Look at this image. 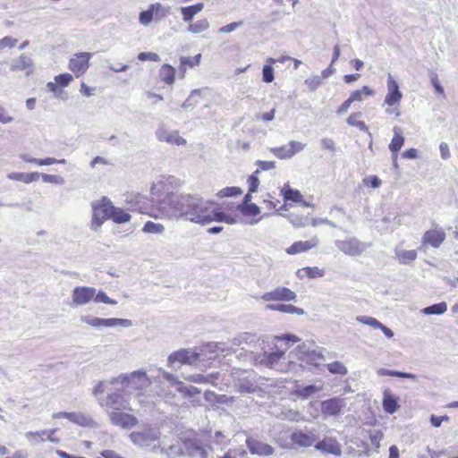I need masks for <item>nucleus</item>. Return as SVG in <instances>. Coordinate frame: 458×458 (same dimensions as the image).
Segmentation results:
<instances>
[{
  "label": "nucleus",
  "mask_w": 458,
  "mask_h": 458,
  "mask_svg": "<svg viewBox=\"0 0 458 458\" xmlns=\"http://www.w3.org/2000/svg\"><path fill=\"white\" fill-rule=\"evenodd\" d=\"M288 148L292 153V156L294 157L296 154L301 152L305 148L306 144L297 140H290L288 143Z\"/></svg>",
  "instance_id": "59"
},
{
  "label": "nucleus",
  "mask_w": 458,
  "mask_h": 458,
  "mask_svg": "<svg viewBox=\"0 0 458 458\" xmlns=\"http://www.w3.org/2000/svg\"><path fill=\"white\" fill-rule=\"evenodd\" d=\"M94 287L78 285L71 292L70 306L72 308L82 307L93 302Z\"/></svg>",
  "instance_id": "13"
},
{
  "label": "nucleus",
  "mask_w": 458,
  "mask_h": 458,
  "mask_svg": "<svg viewBox=\"0 0 458 458\" xmlns=\"http://www.w3.org/2000/svg\"><path fill=\"white\" fill-rule=\"evenodd\" d=\"M445 240V233L442 228H434L426 231L421 238L423 246H431L435 249L439 248Z\"/></svg>",
  "instance_id": "22"
},
{
  "label": "nucleus",
  "mask_w": 458,
  "mask_h": 458,
  "mask_svg": "<svg viewBox=\"0 0 458 458\" xmlns=\"http://www.w3.org/2000/svg\"><path fill=\"white\" fill-rule=\"evenodd\" d=\"M295 357L301 362L306 365L311 366H319L324 360L325 358L321 352H317L315 350H310L306 344L299 345L295 352Z\"/></svg>",
  "instance_id": "16"
},
{
  "label": "nucleus",
  "mask_w": 458,
  "mask_h": 458,
  "mask_svg": "<svg viewBox=\"0 0 458 458\" xmlns=\"http://www.w3.org/2000/svg\"><path fill=\"white\" fill-rule=\"evenodd\" d=\"M110 218L116 224H123L131 220V215L111 203Z\"/></svg>",
  "instance_id": "38"
},
{
  "label": "nucleus",
  "mask_w": 458,
  "mask_h": 458,
  "mask_svg": "<svg viewBox=\"0 0 458 458\" xmlns=\"http://www.w3.org/2000/svg\"><path fill=\"white\" fill-rule=\"evenodd\" d=\"M35 64L30 56L21 54L20 56L13 60L10 70L12 72H23L26 76H30L34 72Z\"/></svg>",
  "instance_id": "23"
},
{
  "label": "nucleus",
  "mask_w": 458,
  "mask_h": 458,
  "mask_svg": "<svg viewBox=\"0 0 458 458\" xmlns=\"http://www.w3.org/2000/svg\"><path fill=\"white\" fill-rule=\"evenodd\" d=\"M89 52H79L74 54L69 60L68 68L79 78L88 71L89 61L92 57Z\"/></svg>",
  "instance_id": "14"
},
{
  "label": "nucleus",
  "mask_w": 458,
  "mask_h": 458,
  "mask_svg": "<svg viewBox=\"0 0 458 458\" xmlns=\"http://www.w3.org/2000/svg\"><path fill=\"white\" fill-rule=\"evenodd\" d=\"M394 254L399 263L404 265L412 263L418 256L417 250H407L398 247L394 249Z\"/></svg>",
  "instance_id": "32"
},
{
  "label": "nucleus",
  "mask_w": 458,
  "mask_h": 458,
  "mask_svg": "<svg viewBox=\"0 0 458 458\" xmlns=\"http://www.w3.org/2000/svg\"><path fill=\"white\" fill-rule=\"evenodd\" d=\"M276 63V59L269 57L266 60V64L262 69V80L264 82L270 83L274 81V69L272 64Z\"/></svg>",
  "instance_id": "44"
},
{
  "label": "nucleus",
  "mask_w": 458,
  "mask_h": 458,
  "mask_svg": "<svg viewBox=\"0 0 458 458\" xmlns=\"http://www.w3.org/2000/svg\"><path fill=\"white\" fill-rule=\"evenodd\" d=\"M225 205H229V208L233 207L232 212L237 216L238 222L240 221L238 212L246 217L245 223L251 225L258 224L263 217H257L260 214V208L254 203H242L234 205L233 202H225Z\"/></svg>",
  "instance_id": "9"
},
{
  "label": "nucleus",
  "mask_w": 458,
  "mask_h": 458,
  "mask_svg": "<svg viewBox=\"0 0 458 458\" xmlns=\"http://www.w3.org/2000/svg\"><path fill=\"white\" fill-rule=\"evenodd\" d=\"M272 413L281 420H287L290 421H300L302 420V416L298 411L285 407L282 408L280 412L273 411Z\"/></svg>",
  "instance_id": "36"
},
{
  "label": "nucleus",
  "mask_w": 458,
  "mask_h": 458,
  "mask_svg": "<svg viewBox=\"0 0 458 458\" xmlns=\"http://www.w3.org/2000/svg\"><path fill=\"white\" fill-rule=\"evenodd\" d=\"M93 302L105 303V304H109V305H116L117 304V301L115 300L108 297L104 291L97 290L95 287H94Z\"/></svg>",
  "instance_id": "49"
},
{
  "label": "nucleus",
  "mask_w": 458,
  "mask_h": 458,
  "mask_svg": "<svg viewBox=\"0 0 458 458\" xmlns=\"http://www.w3.org/2000/svg\"><path fill=\"white\" fill-rule=\"evenodd\" d=\"M325 272L323 269L318 268V267H307L297 271V276L300 278L309 277V278H317L324 276Z\"/></svg>",
  "instance_id": "42"
},
{
  "label": "nucleus",
  "mask_w": 458,
  "mask_h": 458,
  "mask_svg": "<svg viewBox=\"0 0 458 458\" xmlns=\"http://www.w3.org/2000/svg\"><path fill=\"white\" fill-rule=\"evenodd\" d=\"M296 297V293L293 292L291 289L280 286L275 288L270 292L265 293L264 294L261 295L260 298L265 301H294Z\"/></svg>",
  "instance_id": "20"
},
{
  "label": "nucleus",
  "mask_w": 458,
  "mask_h": 458,
  "mask_svg": "<svg viewBox=\"0 0 458 458\" xmlns=\"http://www.w3.org/2000/svg\"><path fill=\"white\" fill-rule=\"evenodd\" d=\"M356 321L363 325L369 326L375 329H380L386 338L391 339L394 336V332L385 325H383L377 318L369 316H357Z\"/></svg>",
  "instance_id": "27"
},
{
  "label": "nucleus",
  "mask_w": 458,
  "mask_h": 458,
  "mask_svg": "<svg viewBox=\"0 0 458 458\" xmlns=\"http://www.w3.org/2000/svg\"><path fill=\"white\" fill-rule=\"evenodd\" d=\"M40 176L44 182L53 183V184H57V185H62L64 183V179L60 175L47 174H40Z\"/></svg>",
  "instance_id": "58"
},
{
  "label": "nucleus",
  "mask_w": 458,
  "mask_h": 458,
  "mask_svg": "<svg viewBox=\"0 0 458 458\" xmlns=\"http://www.w3.org/2000/svg\"><path fill=\"white\" fill-rule=\"evenodd\" d=\"M40 176V174L38 172L32 173H18L13 172L10 173L7 177L13 181L22 182L24 183H30L36 182Z\"/></svg>",
  "instance_id": "34"
},
{
  "label": "nucleus",
  "mask_w": 458,
  "mask_h": 458,
  "mask_svg": "<svg viewBox=\"0 0 458 458\" xmlns=\"http://www.w3.org/2000/svg\"><path fill=\"white\" fill-rule=\"evenodd\" d=\"M319 240L318 236H313L308 241H298L289 246L285 251L289 255H296L303 252H307L310 250L318 246Z\"/></svg>",
  "instance_id": "24"
},
{
  "label": "nucleus",
  "mask_w": 458,
  "mask_h": 458,
  "mask_svg": "<svg viewBox=\"0 0 458 458\" xmlns=\"http://www.w3.org/2000/svg\"><path fill=\"white\" fill-rule=\"evenodd\" d=\"M108 417L110 422L122 428H131L138 424V419L123 411H109Z\"/></svg>",
  "instance_id": "18"
},
{
  "label": "nucleus",
  "mask_w": 458,
  "mask_h": 458,
  "mask_svg": "<svg viewBox=\"0 0 458 458\" xmlns=\"http://www.w3.org/2000/svg\"><path fill=\"white\" fill-rule=\"evenodd\" d=\"M394 136L391 140L388 148L392 154H396L400 151L404 144L405 139L403 135V131L399 126H394L393 128Z\"/></svg>",
  "instance_id": "30"
},
{
  "label": "nucleus",
  "mask_w": 458,
  "mask_h": 458,
  "mask_svg": "<svg viewBox=\"0 0 458 458\" xmlns=\"http://www.w3.org/2000/svg\"><path fill=\"white\" fill-rule=\"evenodd\" d=\"M287 218L295 227H305L310 225V218L308 216H299L292 213L287 216Z\"/></svg>",
  "instance_id": "50"
},
{
  "label": "nucleus",
  "mask_w": 458,
  "mask_h": 458,
  "mask_svg": "<svg viewBox=\"0 0 458 458\" xmlns=\"http://www.w3.org/2000/svg\"><path fill=\"white\" fill-rule=\"evenodd\" d=\"M335 244L341 252L352 257L360 256L368 248L366 243L359 241L355 237L336 240Z\"/></svg>",
  "instance_id": "11"
},
{
  "label": "nucleus",
  "mask_w": 458,
  "mask_h": 458,
  "mask_svg": "<svg viewBox=\"0 0 458 458\" xmlns=\"http://www.w3.org/2000/svg\"><path fill=\"white\" fill-rule=\"evenodd\" d=\"M262 204L264 208L269 211H272L276 208L279 204V200L274 199L270 194H267V196L263 199Z\"/></svg>",
  "instance_id": "62"
},
{
  "label": "nucleus",
  "mask_w": 458,
  "mask_h": 458,
  "mask_svg": "<svg viewBox=\"0 0 458 458\" xmlns=\"http://www.w3.org/2000/svg\"><path fill=\"white\" fill-rule=\"evenodd\" d=\"M281 193L285 201L291 200L296 203L302 202V195L298 190L292 189L288 183L281 189Z\"/></svg>",
  "instance_id": "39"
},
{
  "label": "nucleus",
  "mask_w": 458,
  "mask_h": 458,
  "mask_svg": "<svg viewBox=\"0 0 458 458\" xmlns=\"http://www.w3.org/2000/svg\"><path fill=\"white\" fill-rule=\"evenodd\" d=\"M142 231L147 233L162 234L165 231V226L159 223L148 221L144 225Z\"/></svg>",
  "instance_id": "52"
},
{
  "label": "nucleus",
  "mask_w": 458,
  "mask_h": 458,
  "mask_svg": "<svg viewBox=\"0 0 458 458\" xmlns=\"http://www.w3.org/2000/svg\"><path fill=\"white\" fill-rule=\"evenodd\" d=\"M378 376H393V377H404V378H410L412 380L416 379V375L411 373H406V372H401L396 370H390L387 369H378L377 371Z\"/></svg>",
  "instance_id": "48"
},
{
  "label": "nucleus",
  "mask_w": 458,
  "mask_h": 458,
  "mask_svg": "<svg viewBox=\"0 0 458 458\" xmlns=\"http://www.w3.org/2000/svg\"><path fill=\"white\" fill-rule=\"evenodd\" d=\"M363 184L370 186L373 189L379 188L382 181L377 175L367 176L362 180Z\"/></svg>",
  "instance_id": "64"
},
{
  "label": "nucleus",
  "mask_w": 458,
  "mask_h": 458,
  "mask_svg": "<svg viewBox=\"0 0 458 458\" xmlns=\"http://www.w3.org/2000/svg\"><path fill=\"white\" fill-rule=\"evenodd\" d=\"M327 368L332 374L345 375L348 372L347 368L341 361L328 363Z\"/></svg>",
  "instance_id": "54"
},
{
  "label": "nucleus",
  "mask_w": 458,
  "mask_h": 458,
  "mask_svg": "<svg viewBox=\"0 0 458 458\" xmlns=\"http://www.w3.org/2000/svg\"><path fill=\"white\" fill-rule=\"evenodd\" d=\"M80 319L82 323H85L95 328L115 327H129L132 325V322L130 319L115 318H102L93 315H82L81 316Z\"/></svg>",
  "instance_id": "8"
},
{
  "label": "nucleus",
  "mask_w": 458,
  "mask_h": 458,
  "mask_svg": "<svg viewBox=\"0 0 458 458\" xmlns=\"http://www.w3.org/2000/svg\"><path fill=\"white\" fill-rule=\"evenodd\" d=\"M232 211L233 207L229 208L225 202L218 204L199 194L180 193L163 202L157 216L160 219H184L202 225L213 222L234 225L238 217Z\"/></svg>",
  "instance_id": "1"
},
{
  "label": "nucleus",
  "mask_w": 458,
  "mask_h": 458,
  "mask_svg": "<svg viewBox=\"0 0 458 458\" xmlns=\"http://www.w3.org/2000/svg\"><path fill=\"white\" fill-rule=\"evenodd\" d=\"M204 8L203 3H197L193 5L181 7L180 12L182 19L184 22L191 23L195 15L201 12Z\"/></svg>",
  "instance_id": "31"
},
{
  "label": "nucleus",
  "mask_w": 458,
  "mask_h": 458,
  "mask_svg": "<svg viewBox=\"0 0 458 458\" xmlns=\"http://www.w3.org/2000/svg\"><path fill=\"white\" fill-rule=\"evenodd\" d=\"M322 389V386L310 385L303 387H297L293 394L298 398L307 399L320 392Z\"/></svg>",
  "instance_id": "35"
},
{
  "label": "nucleus",
  "mask_w": 458,
  "mask_h": 458,
  "mask_svg": "<svg viewBox=\"0 0 458 458\" xmlns=\"http://www.w3.org/2000/svg\"><path fill=\"white\" fill-rule=\"evenodd\" d=\"M447 310V304L445 301L426 307L421 310L424 315H442Z\"/></svg>",
  "instance_id": "46"
},
{
  "label": "nucleus",
  "mask_w": 458,
  "mask_h": 458,
  "mask_svg": "<svg viewBox=\"0 0 458 458\" xmlns=\"http://www.w3.org/2000/svg\"><path fill=\"white\" fill-rule=\"evenodd\" d=\"M131 396L128 392L120 388H117L114 392L110 393L105 398H99V405L106 409L107 412L109 411H132L130 405Z\"/></svg>",
  "instance_id": "5"
},
{
  "label": "nucleus",
  "mask_w": 458,
  "mask_h": 458,
  "mask_svg": "<svg viewBox=\"0 0 458 458\" xmlns=\"http://www.w3.org/2000/svg\"><path fill=\"white\" fill-rule=\"evenodd\" d=\"M246 444L250 452L253 454L267 456L274 452L271 445L253 438L247 439Z\"/></svg>",
  "instance_id": "28"
},
{
  "label": "nucleus",
  "mask_w": 458,
  "mask_h": 458,
  "mask_svg": "<svg viewBox=\"0 0 458 458\" xmlns=\"http://www.w3.org/2000/svg\"><path fill=\"white\" fill-rule=\"evenodd\" d=\"M54 81L61 87H67L72 81V76L70 73H61L56 75Z\"/></svg>",
  "instance_id": "61"
},
{
  "label": "nucleus",
  "mask_w": 458,
  "mask_h": 458,
  "mask_svg": "<svg viewBox=\"0 0 458 458\" xmlns=\"http://www.w3.org/2000/svg\"><path fill=\"white\" fill-rule=\"evenodd\" d=\"M321 412L324 417L339 415L345 407L344 399L334 397L321 403Z\"/></svg>",
  "instance_id": "21"
},
{
  "label": "nucleus",
  "mask_w": 458,
  "mask_h": 458,
  "mask_svg": "<svg viewBox=\"0 0 458 458\" xmlns=\"http://www.w3.org/2000/svg\"><path fill=\"white\" fill-rule=\"evenodd\" d=\"M398 407L399 405L397 403L396 398L391 394L389 390H386L383 396L384 411L387 413L393 414L398 409Z\"/></svg>",
  "instance_id": "37"
},
{
  "label": "nucleus",
  "mask_w": 458,
  "mask_h": 458,
  "mask_svg": "<svg viewBox=\"0 0 458 458\" xmlns=\"http://www.w3.org/2000/svg\"><path fill=\"white\" fill-rule=\"evenodd\" d=\"M266 310H276L287 314L303 315L305 313L301 308L293 306L292 304H267L266 306Z\"/></svg>",
  "instance_id": "33"
},
{
  "label": "nucleus",
  "mask_w": 458,
  "mask_h": 458,
  "mask_svg": "<svg viewBox=\"0 0 458 458\" xmlns=\"http://www.w3.org/2000/svg\"><path fill=\"white\" fill-rule=\"evenodd\" d=\"M318 437L314 430H296L290 435V443L279 441L283 448L310 447L313 445Z\"/></svg>",
  "instance_id": "7"
},
{
  "label": "nucleus",
  "mask_w": 458,
  "mask_h": 458,
  "mask_svg": "<svg viewBox=\"0 0 458 458\" xmlns=\"http://www.w3.org/2000/svg\"><path fill=\"white\" fill-rule=\"evenodd\" d=\"M386 89L387 93L383 104L387 106H400L403 99V93L400 91L399 85L391 73L387 75Z\"/></svg>",
  "instance_id": "17"
},
{
  "label": "nucleus",
  "mask_w": 458,
  "mask_h": 458,
  "mask_svg": "<svg viewBox=\"0 0 458 458\" xmlns=\"http://www.w3.org/2000/svg\"><path fill=\"white\" fill-rule=\"evenodd\" d=\"M131 441L139 446H149L159 440L160 432L157 428L148 427L140 431H133L130 434Z\"/></svg>",
  "instance_id": "12"
},
{
  "label": "nucleus",
  "mask_w": 458,
  "mask_h": 458,
  "mask_svg": "<svg viewBox=\"0 0 458 458\" xmlns=\"http://www.w3.org/2000/svg\"><path fill=\"white\" fill-rule=\"evenodd\" d=\"M18 43V39L11 36H5L0 39V51L6 48H13Z\"/></svg>",
  "instance_id": "60"
},
{
  "label": "nucleus",
  "mask_w": 458,
  "mask_h": 458,
  "mask_svg": "<svg viewBox=\"0 0 458 458\" xmlns=\"http://www.w3.org/2000/svg\"><path fill=\"white\" fill-rule=\"evenodd\" d=\"M322 80L321 76L313 75L307 78L304 83L310 91H314L322 84Z\"/></svg>",
  "instance_id": "56"
},
{
  "label": "nucleus",
  "mask_w": 458,
  "mask_h": 458,
  "mask_svg": "<svg viewBox=\"0 0 458 458\" xmlns=\"http://www.w3.org/2000/svg\"><path fill=\"white\" fill-rule=\"evenodd\" d=\"M210 27V23L208 19L201 18L194 22L189 23L187 31L192 34H199L208 30Z\"/></svg>",
  "instance_id": "40"
},
{
  "label": "nucleus",
  "mask_w": 458,
  "mask_h": 458,
  "mask_svg": "<svg viewBox=\"0 0 458 458\" xmlns=\"http://www.w3.org/2000/svg\"><path fill=\"white\" fill-rule=\"evenodd\" d=\"M108 383L114 386L119 385L130 394L131 390L142 391L147 388L150 385V380L145 371L136 370L112 377Z\"/></svg>",
  "instance_id": "4"
},
{
  "label": "nucleus",
  "mask_w": 458,
  "mask_h": 458,
  "mask_svg": "<svg viewBox=\"0 0 458 458\" xmlns=\"http://www.w3.org/2000/svg\"><path fill=\"white\" fill-rule=\"evenodd\" d=\"M157 138L160 141H165L169 144H174L177 146H183L186 144V140L181 137L178 131H169L165 129H158L156 132Z\"/></svg>",
  "instance_id": "25"
},
{
  "label": "nucleus",
  "mask_w": 458,
  "mask_h": 458,
  "mask_svg": "<svg viewBox=\"0 0 458 458\" xmlns=\"http://www.w3.org/2000/svg\"><path fill=\"white\" fill-rule=\"evenodd\" d=\"M199 354L191 349H181L171 353L167 358V365L174 368L176 365H192L199 360Z\"/></svg>",
  "instance_id": "15"
},
{
  "label": "nucleus",
  "mask_w": 458,
  "mask_h": 458,
  "mask_svg": "<svg viewBox=\"0 0 458 458\" xmlns=\"http://www.w3.org/2000/svg\"><path fill=\"white\" fill-rule=\"evenodd\" d=\"M92 209L91 229L98 230L107 218H110L111 200L103 198L92 205Z\"/></svg>",
  "instance_id": "10"
},
{
  "label": "nucleus",
  "mask_w": 458,
  "mask_h": 458,
  "mask_svg": "<svg viewBox=\"0 0 458 458\" xmlns=\"http://www.w3.org/2000/svg\"><path fill=\"white\" fill-rule=\"evenodd\" d=\"M182 184L180 179L172 175H162L157 178L150 188L154 207L148 214L155 218H160L157 215L161 213L162 203L170 199L172 196H178L180 193H174L173 191L179 189ZM134 210L140 213H147V210L140 205V201L135 205Z\"/></svg>",
  "instance_id": "3"
},
{
  "label": "nucleus",
  "mask_w": 458,
  "mask_h": 458,
  "mask_svg": "<svg viewBox=\"0 0 458 458\" xmlns=\"http://www.w3.org/2000/svg\"><path fill=\"white\" fill-rule=\"evenodd\" d=\"M375 95V91L371 89L368 86H363L361 89L354 90L350 95V99L352 102H361L366 98L373 97Z\"/></svg>",
  "instance_id": "41"
},
{
  "label": "nucleus",
  "mask_w": 458,
  "mask_h": 458,
  "mask_svg": "<svg viewBox=\"0 0 458 458\" xmlns=\"http://www.w3.org/2000/svg\"><path fill=\"white\" fill-rule=\"evenodd\" d=\"M47 434V430H40V431H28L25 434V437L28 441L32 444H37L45 441V437Z\"/></svg>",
  "instance_id": "53"
},
{
  "label": "nucleus",
  "mask_w": 458,
  "mask_h": 458,
  "mask_svg": "<svg viewBox=\"0 0 458 458\" xmlns=\"http://www.w3.org/2000/svg\"><path fill=\"white\" fill-rule=\"evenodd\" d=\"M175 389L184 397H194L200 394V390L193 386H186L182 382L177 383Z\"/></svg>",
  "instance_id": "47"
},
{
  "label": "nucleus",
  "mask_w": 458,
  "mask_h": 458,
  "mask_svg": "<svg viewBox=\"0 0 458 458\" xmlns=\"http://www.w3.org/2000/svg\"><path fill=\"white\" fill-rule=\"evenodd\" d=\"M315 448L323 453L340 455L342 453L341 445L335 437H325L315 445Z\"/></svg>",
  "instance_id": "26"
},
{
  "label": "nucleus",
  "mask_w": 458,
  "mask_h": 458,
  "mask_svg": "<svg viewBox=\"0 0 458 458\" xmlns=\"http://www.w3.org/2000/svg\"><path fill=\"white\" fill-rule=\"evenodd\" d=\"M154 449L159 448L161 452H165L170 457H176L182 454V443L175 440L174 443L167 445L165 439L158 441V445H154Z\"/></svg>",
  "instance_id": "29"
},
{
  "label": "nucleus",
  "mask_w": 458,
  "mask_h": 458,
  "mask_svg": "<svg viewBox=\"0 0 458 458\" xmlns=\"http://www.w3.org/2000/svg\"><path fill=\"white\" fill-rule=\"evenodd\" d=\"M171 14V7L165 5L159 2L151 4L147 10L139 13V22L140 25L147 27L152 21L159 22Z\"/></svg>",
  "instance_id": "6"
},
{
  "label": "nucleus",
  "mask_w": 458,
  "mask_h": 458,
  "mask_svg": "<svg viewBox=\"0 0 458 458\" xmlns=\"http://www.w3.org/2000/svg\"><path fill=\"white\" fill-rule=\"evenodd\" d=\"M270 152L279 159H290L293 157L292 153L288 148V145L271 148Z\"/></svg>",
  "instance_id": "51"
},
{
  "label": "nucleus",
  "mask_w": 458,
  "mask_h": 458,
  "mask_svg": "<svg viewBox=\"0 0 458 458\" xmlns=\"http://www.w3.org/2000/svg\"><path fill=\"white\" fill-rule=\"evenodd\" d=\"M361 114L360 112L352 113L348 116L346 122L350 126L357 127L361 131L367 132L369 131L368 126L363 121L360 120Z\"/></svg>",
  "instance_id": "45"
},
{
  "label": "nucleus",
  "mask_w": 458,
  "mask_h": 458,
  "mask_svg": "<svg viewBox=\"0 0 458 458\" xmlns=\"http://www.w3.org/2000/svg\"><path fill=\"white\" fill-rule=\"evenodd\" d=\"M242 193V191L239 187H225L222 190H220L216 196L218 198H225V197H233V196H238Z\"/></svg>",
  "instance_id": "55"
},
{
  "label": "nucleus",
  "mask_w": 458,
  "mask_h": 458,
  "mask_svg": "<svg viewBox=\"0 0 458 458\" xmlns=\"http://www.w3.org/2000/svg\"><path fill=\"white\" fill-rule=\"evenodd\" d=\"M369 439L371 444L376 447L378 448L380 445V442L383 439V433L381 430L374 429L369 431Z\"/></svg>",
  "instance_id": "63"
},
{
  "label": "nucleus",
  "mask_w": 458,
  "mask_h": 458,
  "mask_svg": "<svg viewBox=\"0 0 458 458\" xmlns=\"http://www.w3.org/2000/svg\"><path fill=\"white\" fill-rule=\"evenodd\" d=\"M259 174V170H256L251 175L248 177L247 182L249 185L250 192H256L258 191L259 185V180L258 178Z\"/></svg>",
  "instance_id": "57"
},
{
  "label": "nucleus",
  "mask_w": 458,
  "mask_h": 458,
  "mask_svg": "<svg viewBox=\"0 0 458 458\" xmlns=\"http://www.w3.org/2000/svg\"><path fill=\"white\" fill-rule=\"evenodd\" d=\"M175 70L169 64H164L159 70L160 80L166 84H173L174 81Z\"/></svg>",
  "instance_id": "43"
},
{
  "label": "nucleus",
  "mask_w": 458,
  "mask_h": 458,
  "mask_svg": "<svg viewBox=\"0 0 458 458\" xmlns=\"http://www.w3.org/2000/svg\"><path fill=\"white\" fill-rule=\"evenodd\" d=\"M279 341L297 343L300 341V338L294 335L276 336L267 350L254 355L255 363L283 372L292 370L294 364L292 361L284 362L285 352L288 350L287 344H281L279 345Z\"/></svg>",
  "instance_id": "2"
},
{
  "label": "nucleus",
  "mask_w": 458,
  "mask_h": 458,
  "mask_svg": "<svg viewBox=\"0 0 458 458\" xmlns=\"http://www.w3.org/2000/svg\"><path fill=\"white\" fill-rule=\"evenodd\" d=\"M53 419H67L69 421L77 424L81 427H94L95 421L92 418L85 415L82 412H66L59 411L52 414Z\"/></svg>",
  "instance_id": "19"
}]
</instances>
